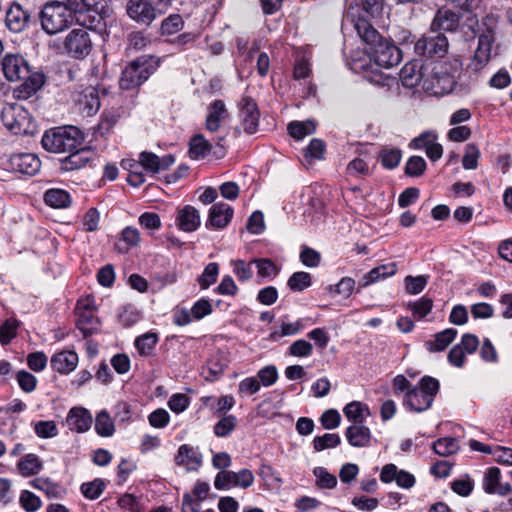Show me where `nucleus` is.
Here are the masks:
<instances>
[{
    "label": "nucleus",
    "mask_w": 512,
    "mask_h": 512,
    "mask_svg": "<svg viewBox=\"0 0 512 512\" xmlns=\"http://www.w3.org/2000/svg\"><path fill=\"white\" fill-rule=\"evenodd\" d=\"M1 70L10 82L23 80L13 90V96L19 100L30 98L45 83V75L40 71L32 72L28 61L19 53L6 54L1 60Z\"/></svg>",
    "instance_id": "f257e3e1"
},
{
    "label": "nucleus",
    "mask_w": 512,
    "mask_h": 512,
    "mask_svg": "<svg viewBox=\"0 0 512 512\" xmlns=\"http://www.w3.org/2000/svg\"><path fill=\"white\" fill-rule=\"evenodd\" d=\"M354 27L374 62L381 67L391 68L400 63L402 53L391 41L384 38L365 18L359 16Z\"/></svg>",
    "instance_id": "f03ea898"
},
{
    "label": "nucleus",
    "mask_w": 512,
    "mask_h": 512,
    "mask_svg": "<svg viewBox=\"0 0 512 512\" xmlns=\"http://www.w3.org/2000/svg\"><path fill=\"white\" fill-rule=\"evenodd\" d=\"M84 142V135L75 126H63L45 132L42 137L43 148L52 153L72 152Z\"/></svg>",
    "instance_id": "7ed1b4c3"
},
{
    "label": "nucleus",
    "mask_w": 512,
    "mask_h": 512,
    "mask_svg": "<svg viewBox=\"0 0 512 512\" xmlns=\"http://www.w3.org/2000/svg\"><path fill=\"white\" fill-rule=\"evenodd\" d=\"M159 65V60L152 55H142L131 61L122 71L119 85L124 90H131L143 84Z\"/></svg>",
    "instance_id": "20e7f679"
},
{
    "label": "nucleus",
    "mask_w": 512,
    "mask_h": 512,
    "mask_svg": "<svg viewBox=\"0 0 512 512\" xmlns=\"http://www.w3.org/2000/svg\"><path fill=\"white\" fill-rule=\"evenodd\" d=\"M73 19V13L66 2H48L40 13L41 27L49 35L62 32L70 26Z\"/></svg>",
    "instance_id": "39448f33"
},
{
    "label": "nucleus",
    "mask_w": 512,
    "mask_h": 512,
    "mask_svg": "<svg viewBox=\"0 0 512 512\" xmlns=\"http://www.w3.org/2000/svg\"><path fill=\"white\" fill-rule=\"evenodd\" d=\"M101 2L102 0H66L76 23L91 30L105 26L104 18L100 13Z\"/></svg>",
    "instance_id": "423d86ee"
},
{
    "label": "nucleus",
    "mask_w": 512,
    "mask_h": 512,
    "mask_svg": "<svg viewBox=\"0 0 512 512\" xmlns=\"http://www.w3.org/2000/svg\"><path fill=\"white\" fill-rule=\"evenodd\" d=\"M162 4L152 0H128L126 13L134 22L150 26L154 20L164 14V9L161 8Z\"/></svg>",
    "instance_id": "0eeeda50"
},
{
    "label": "nucleus",
    "mask_w": 512,
    "mask_h": 512,
    "mask_svg": "<svg viewBox=\"0 0 512 512\" xmlns=\"http://www.w3.org/2000/svg\"><path fill=\"white\" fill-rule=\"evenodd\" d=\"M441 65L425 66L420 86L431 95L441 96L453 91L452 76H441L444 73Z\"/></svg>",
    "instance_id": "6e6552de"
},
{
    "label": "nucleus",
    "mask_w": 512,
    "mask_h": 512,
    "mask_svg": "<svg viewBox=\"0 0 512 512\" xmlns=\"http://www.w3.org/2000/svg\"><path fill=\"white\" fill-rule=\"evenodd\" d=\"M64 48L73 58H86L92 50V41L89 33L83 28L73 29L65 37Z\"/></svg>",
    "instance_id": "1a4fd4ad"
},
{
    "label": "nucleus",
    "mask_w": 512,
    "mask_h": 512,
    "mask_svg": "<svg viewBox=\"0 0 512 512\" xmlns=\"http://www.w3.org/2000/svg\"><path fill=\"white\" fill-rule=\"evenodd\" d=\"M449 48L447 37L443 33L434 36H423L415 43V53L426 57H444Z\"/></svg>",
    "instance_id": "9d476101"
},
{
    "label": "nucleus",
    "mask_w": 512,
    "mask_h": 512,
    "mask_svg": "<svg viewBox=\"0 0 512 512\" xmlns=\"http://www.w3.org/2000/svg\"><path fill=\"white\" fill-rule=\"evenodd\" d=\"M238 108V117L244 132L247 134L256 133L260 119V111L256 101L250 96H243L238 103Z\"/></svg>",
    "instance_id": "9b49d317"
},
{
    "label": "nucleus",
    "mask_w": 512,
    "mask_h": 512,
    "mask_svg": "<svg viewBox=\"0 0 512 512\" xmlns=\"http://www.w3.org/2000/svg\"><path fill=\"white\" fill-rule=\"evenodd\" d=\"M254 482V475L249 469H242L239 472L220 471L214 480V487L218 490H226L231 487L246 489Z\"/></svg>",
    "instance_id": "f8f14e48"
},
{
    "label": "nucleus",
    "mask_w": 512,
    "mask_h": 512,
    "mask_svg": "<svg viewBox=\"0 0 512 512\" xmlns=\"http://www.w3.org/2000/svg\"><path fill=\"white\" fill-rule=\"evenodd\" d=\"M76 313L78 316L76 325L85 338L93 335L95 332L98 331L100 321L95 316L94 311L91 309L88 300L85 304H83L82 302H78L76 307Z\"/></svg>",
    "instance_id": "ddd939ff"
},
{
    "label": "nucleus",
    "mask_w": 512,
    "mask_h": 512,
    "mask_svg": "<svg viewBox=\"0 0 512 512\" xmlns=\"http://www.w3.org/2000/svg\"><path fill=\"white\" fill-rule=\"evenodd\" d=\"M29 21L30 13L27 10L17 2L10 4L5 14V25L9 31L20 33L28 27Z\"/></svg>",
    "instance_id": "4468645a"
},
{
    "label": "nucleus",
    "mask_w": 512,
    "mask_h": 512,
    "mask_svg": "<svg viewBox=\"0 0 512 512\" xmlns=\"http://www.w3.org/2000/svg\"><path fill=\"white\" fill-rule=\"evenodd\" d=\"M460 15L447 7H441L437 10L430 29L431 32H454L459 27Z\"/></svg>",
    "instance_id": "2eb2a0df"
},
{
    "label": "nucleus",
    "mask_w": 512,
    "mask_h": 512,
    "mask_svg": "<svg viewBox=\"0 0 512 512\" xmlns=\"http://www.w3.org/2000/svg\"><path fill=\"white\" fill-rule=\"evenodd\" d=\"M9 162L13 171L30 176L35 175L41 167V161L32 153L14 154Z\"/></svg>",
    "instance_id": "dca6fc26"
},
{
    "label": "nucleus",
    "mask_w": 512,
    "mask_h": 512,
    "mask_svg": "<svg viewBox=\"0 0 512 512\" xmlns=\"http://www.w3.org/2000/svg\"><path fill=\"white\" fill-rule=\"evenodd\" d=\"M232 217L233 209L229 204L224 202L216 203L209 210V218L206 227L222 229L230 223Z\"/></svg>",
    "instance_id": "f3484780"
},
{
    "label": "nucleus",
    "mask_w": 512,
    "mask_h": 512,
    "mask_svg": "<svg viewBox=\"0 0 512 512\" xmlns=\"http://www.w3.org/2000/svg\"><path fill=\"white\" fill-rule=\"evenodd\" d=\"M62 160V169L72 171L81 169L95 159V153L87 148H77Z\"/></svg>",
    "instance_id": "a211bd4d"
},
{
    "label": "nucleus",
    "mask_w": 512,
    "mask_h": 512,
    "mask_svg": "<svg viewBox=\"0 0 512 512\" xmlns=\"http://www.w3.org/2000/svg\"><path fill=\"white\" fill-rule=\"evenodd\" d=\"M92 420V415L87 409L74 407L69 411L66 423L71 430L83 433L89 430Z\"/></svg>",
    "instance_id": "6ab92c4d"
},
{
    "label": "nucleus",
    "mask_w": 512,
    "mask_h": 512,
    "mask_svg": "<svg viewBox=\"0 0 512 512\" xmlns=\"http://www.w3.org/2000/svg\"><path fill=\"white\" fill-rule=\"evenodd\" d=\"M483 488L489 494H499L501 496L509 494L512 490L510 484H500V470L497 467H491L486 471Z\"/></svg>",
    "instance_id": "aec40b11"
},
{
    "label": "nucleus",
    "mask_w": 512,
    "mask_h": 512,
    "mask_svg": "<svg viewBox=\"0 0 512 512\" xmlns=\"http://www.w3.org/2000/svg\"><path fill=\"white\" fill-rule=\"evenodd\" d=\"M492 40L490 36L481 35L478 38V47L474 57L469 64V68L475 72L480 71L489 61L491 56Z\"/></svg>",
    "instance_id": "412c9836"
},
{
    "label": "nucleus",
    "mask_w": 512,
    "mask_h": 512,
    "mask_svg": "<svg viewBox=\"0 0 512 512\" xmlns=\"http://www.w3.org/2000/svg\"><path fill=\"white\" fill-rule=\"evenodd\" d=\"M176 222L180 230L193 232L199 227L201 219L197 209L193 206L186 205L178 211Z\"/></svg>",
    "instance_id": "4be33fe9"
},
{
    "label": "nucleus",
    "mask_w": 512,
    "mask_h": 512,
    "mask_svg": "<svg viewBox=\"0 0 512 512\" xmlns=\"http://www.w3.org/2000/svg\"><path fill=\"white\" fill-rule=\"evenodd\" d=\"M397 272V265L394 262L379 265L363 275L359 281V287L365 288L373 283L393 276Z\"/></svg>",
    "instance_id": "5701e85b"
},
{
    "label": "nucleus",
    "mask_w": 512,
    "mask_h": 512,
    "mask_svg": "<svg viewBox=\"0 0 512 512\" xmlns=\"http://www.w3.org/2000/svg\"><path fill=\"white\" fill-rule=\"evenodd\" d=\"M78 364V355L74 351H61L51 358V367L61 374L72 372Z\"/></svg>",
    "instance_id": "b1692460"
},
{
    "label": "nucleus",
    "mask_w": 512,
    "mask_h": 512,
    "mask_svg": "<svg viewBox=\"0 0 512 512\" xmlns=\"http://www.w3.org/2000/svg\"><path fill=\"white\" fill-rule=\"evenodd\" d=\"M457 334L456 329L447 328L434 334L433 339L425 341L424 346L431 353L442 352L455 340Z\"/></svg>",
    "instance_id": "393cba45"
},
{
    "label": "nucleus",
    "mask_w": 512,
    "mask_h": 512,
    "mask_svg": "<svg viewBox=\"0 0 512 512\" xmlns=\"http://www.w3.org/2000/svg\"><path fill=\"white\" fill-rule=\"evenodd\" d=\"M432 403V397L425 395V392L419 390L417 387L409 390L404 398V405L415 412H422L429 409Z\"/></svg>",
    "instance_id": "a878e982"
},
{
    "label": "nucleus",
    "mask_w": 512,
    "mask_h": 512,
    "mask_svg": "<svg viewBox=\"0 0 512 512\" xmlns=\"http://www.w3.org/2000/svg\"><path fill=\"white\" fill-rule=\"evenodd\" d=\"M228 116V111L222 100L213 101L209 108L206 117V129L210 132H215L219 129L220 124Z\"/></svg>",
    "instance_id": "bb28decb"
},
{
    "label": "nucleus",
    "mask_w": 512,
    "mask_h": 512,
    "mask_svg": "<svg viewBox=\"0 0 512 512\" xmlns=\"http://www.w3.org/2000/svg\"><path fill=\"white\" fill-rule=\"evenodd\" d=\"M345 436L353 447H367L371 441V431L363 423L349 426L346 429Z\"/></svg>",
    "instance_id": "cd10ccee"
},
{
    "label": "nucleus",
    "mask_w": 512,
    "mask_h": 512,
    "mask_svg": "<svg viewBox=\"0 0 512 512\" xmlns=\"http://www.w3.org/2000/svg\"><path fill=\"white\" fill-rule=\"evenodd\" d=\"M21 114H26L24 109L19 105H9L3 108L1 118L4 125L15 134L20 133L22 121L26 118L25 115L20 119Z\"/></svg>",
    "instance_id": "c85d7f7f"
},
{
    "label": "nucleus",
    "mask_w": 512,
    "mask_h": 512,
    "mask_svg": "<svg viewBox=\"0 0 512 512\" xmlns=\"http://www.w3.org/2000/svg\"><path fill=\"white\" fill-rule=\"evenodd\" d=\"M425 66L419 67L417 63L405 64L400 71L402 85L407 88H414L421 84Z\"/></svg>",
    "instance_id": "c756f323"
},
{
    "label": "nucleus",
    "mask_w": 512,
    "mask_h": 512,
    "mask_svg": "<svg viewBox=\"0 0 512 512\" xmlns=\"http://www.w3.org/2000/svg\"><path fill=\"white\" fill-rule=\"evenodd\" d=\"M30 485L46 494L51 499H62L66 490L60 484L51 481L49 478H36L30 482Z\"/></svg>",
    "instance_id": "7c9ffc66"
},
{
    "label": "nucleus",
    "mask_w": 512,
    "mask_h": 512,
    "mask_svg": "<svg viewBox=\"0 0 512 512\" xmlns=\"http://www.w3.org/2000/svg\"><path fill=\"white\" fill-rule=\"evenodd\" d=\"M175 463L179 466H186L188 469L196 468L200 465L201 458L193 447L183 444L178 448Z\"/></svg>",
    "instance_id": "2f4dec72"
},
{
    "label": "nucleus",
    "mask_w": 512,
    "mask_h": 512,
    "mask_svg": "<svg viewBox=\"0 0 512 512\" xmlns=\"http://www.w3.org/2000/svg\"><path fill=\"white\" fill-rule=\"evenodd\" d=\"M140 240L138 229L128 226L122 230L119 241L115 244V248L120 253H126L131 247L137 246Z\"/></svg>",
    "instance_id": "473e14b6"
},
{
    "label": "nucleus",
    "mask_w": 512,
    "mask_h": 512,
    "mask_svg": "<svg viewBox=\"0 0 512 512\" xmlns=\"http://www.w3.org/2000/svg\"><path fill=\"white\" fill-rule=\"evenodd\" d=\"M45 203L57 209L66 208L71 203L70 195L67 191L62 189H49L44 194Z\"/></svg>",
    "instance_id": "72a5a7b5"
},
{
    "label": "nucleus",
    "mask_w": 512,
    "mask_h": 512,
    "mask_svg": "<svg viewBox=\"0 0 512 512\" xmlns=\"http://www.w3.org/2000/svg\"><path fill=\"white\" fill-rule=\"evenodd\" d=\"M343 412L347 419L352 421L354 424L363 423L364 418L370 415L369 408L365 404H362L358 401H353L347 404L344 407Z\"/></svg>",
    "instance_id": "f704fd0d"
},
{
    "label": "nucleus",
    "mask_w": 512,
    "mask_h": 512,
    "mask_svg": "<svg viewBox=\"0 0 512 512\" xmlns=\"http://www.w3.org/2000/svg\"><path fill=\"white\" fill-rule=\"evenodd\" d=\"M287 130L291 137L296 140H301L304 137L311 135L316 130V124L312 120L307 121H292L288 124Z\"/></svg>",
    "instance_id": "c9c22d12"
},
{
    "label": "nucleus",
    "mask_w": 512,
    "mask_h": 512,
    "mask_svg": "<svg viewBox=\"0 0 512 512\" xmlns=\"http://www.w3.org/2000/svg\"><path fill=\"white\" fill-rule=\"evenodd\" d=\"M17 466L20 473L25 477L36 475L42 469V463L35 454H27L23 456L19 460Z\"/></svg>",
    "instance_id": "e433bc0d"
},
{
    "label": "nucleus",
    "mask_w": 512,
    "mask_h": 512,
    "mask_svg": "<svg viewBox=\"0 0 512 512\" xmlns=\"http://www.w3.org/2000/svg\"><path fill=\"white\" fill-rule=\"evenodd\" d=\"M211 144L203 135L198 134L190 140L189 154L192 159H202L208 155Z\"/></svg>",
    "instance_id": "4c0bfd02"
},
{
    "label": "nucleus",
    "mask_w": 512,
    "mask_h": 512,
    "mask_svg": "<svg viewBox=\"0 0 512 512\" xmlns=\"http://www.w3.org/2000/svg\"><path fill=\"white\" fill-rule=\"evenodd\" d=\"M95 431L102 437H111L114 434V422L106 410H102L97 414L95 419Z\"/></svg>",
    "instance_id": "58836bf2"
},
{
    "label": "nucleus",
    "mask_w": 512,
    "mask_h": 512,
    "mask_svg": "<svg viewBox=\"0 0 512 512\" xmlns=\"http://www.w3.org/2000/svg\"><path fill=\"white\" fill-rule=\"evenodd\" d=\"M184 28V20L180 14H171L161 22L162 35H174Z\"/></svg>",
    "instance_id": "ea45409f"
},
{
    "label": "nucleus",
    "mask_w": 512,
    "mask_h": 512,
    "mask_svg": "<svg viewBox=\"0 0 512 512\" xmlns=\"http://www.w3.org/2000/svg\"><path fill=\"white\" fill-rule=\"evenodd\" d=\"M79 102L87 115L95 114L100 108L99 97L94 88L86 89Z\"/></svg>",
    "instance_id": "a19ab883"
},
{
    "label": "nucleus",
    "mask_w": 512,
    "mask_h": 512,
    "mask_svg": "<svg viewBox=\"0 0 512 512\" xmlns=\"http://www.w3.org/2000/svg\"><path fill=\"white\" fill-rule=\"evenodd\" d=\"M219 275V265L215 262L209 263L198 277L197 282L201 289H208L214 284Z\"/></svg>",
    "instance_id": "79ce46f5"
},
{
    "label": "nucleus",
    "mask_w": 512,
    "mask_h": 512,
    "mask_svg": "<svg viewBox=\"0 0 512 512\" xmlns=\"http://www.w3.org/2000/svg\"><path fill=\"white\" fill-rule=\"evenodd\" d=\"M380 162L386 169L396 168L402 158V152L396 148H384L379 154Z\"/></svg>",
    "instance_id": "37998d69"
},
{
    "label": "nucleus",
    "mask_w": 512,
    "mask_h": 512,
    "mask_svg": "<svg viewBox=\"0 0 512 512\" xmlns=\"http://www.w3.org/2000/svg\"><path fill=\"white\" fill-rule=\"evenodd\" d=\"M106 484L104 480L97 478L91 482L83 483L81 485V492L87 499L95 500L104 492Z\"/></svg>",
    "instance_id": "c03bdc74"
},
{
    "label": "nucleus",
    "mask_w": 512,
    "mask_h": 512,
    "mask_svg": "<svg viewBox=\"0 0 512 512\" xmlns=\"http://www.w3.org/2000/svg\"><path fill=\"white\" fill-rule=\"evenodd\" d=\"M316 477V485L322 489H333L337 485V478L324 467H316L313 470Z\"/></svg>",
    "instance_id": "a18cd8bd"
},
{
    "label": "nucleus",
    "mask_w": 512,
    "mask_h": 512,
    "mask_svg": "<svg viewBox=\"0 0 512 512\" xmlns=\"http://www.w3.org/2000/svg\"><path fill=\"white\" fill-rule=\"evenodd\" d=\"M311 276L307 272H295L288 279L287 285L294 292H301L311 285Z\"/></svg>",
    "instance_id": "49530a36"
},
{
    "label": "nucleus",
    "mask_w": 512,
    "mask_h": 512,
    "mask_svg": "<svg viewBox=\"0 0 512 512\" xmlns=\"http://www.w3.org/2000/svg\"><path fill=\"white\" fill-rule=\"evenodd\" d=\"M237 426V418L234 415H226L220 419L213 428L217 437H227Z\"/></svg>",
    "instance_id": "de8ad7c7"
},
{
    "label": "nucleus",
    "mask_w": 512,
    "mask_h": 512,
    "mask_svg": "<svg viewBox=\"0 0 512 512\" xmlns=\"http://www.w3.org/2000/svg\"><path fill=\"white\" fill-rule=\"evenodd\" d=\"M158 342L157 334L146 333L136 338L135 347L141 355H149Z\"/></svg>",
    "instance_id": "09e8293b"
},
{
    "label": "nucleus",
    "mask_w": 512,
    "mask_h": 512,
    "mask_svg": "<svg viewBox=\"0 0 512 512\" xmlns=\"http://www.w3.org/2000/svg\"><path fill=\"white\" fill-rule=\"evenodd\" d=\"M326 150V145L323 140L314 138L310 141L308 147L304 151V158L307 162L312 160H320Z\"/></svg>",
    "instance_id": "8fccbe9b"
},
{
    "label": "nucleus",
    "mask_w": 512,
    "mask_h": 512,
    "mask_svg": "<svg viewBox=\"0 0 512 512\" xmlns=\"http://www.w3.org/2000/svg\"><path fill=\"white\" fill-rule=\"evenodd\" d=\"M458 449V441L451 437L438 439L433 444V450L440 456H449Z\"/></svg>",
    "instance_id": "3c124183"
},
{
    "label": "nucleus",
    "mask_w": 512,
    "mask_h": 512,
    "mask_svg": "<svg viewBox=\"0 0 512 512\" xmlns=\"http://www.w3.org/2000/svg\"><path fill=\"white\" fill-rule=\"evenodd\" d=\"M341 438L335 433H326L322 436H316L313 439V448L315 451H322L328 448H334L340 445Z\"/></svg>",
    "instance_id": "603ef678"
},
{
    "label": "nucleus",
    "mask_w": 512,
    "mask_h": 512,
    "mask_svg": "<svg viewBox=\"0 0 512 512\" xmlns=\"http://www.w3.org/2000/svg\"><path fill=\"white\" fill-rule=\"evenodd\" d=\"M19 504L26 512H36L42 506L41 499L28 490H23L19 497Z\"/></svg>",
    "instance_id": "864d4df0"
},
{
    "label": "nucleus",
    "mask_w": 512,
    "mask_h": 512,
    "mask_svg": "<svg viewBox=\"0 0 512 512\" xmlns=\"http://www.w3.org/2000/svg\"><path fill=\"white\" fill-rule=\"evenodd\" d=\"M480 157V151L474 143H469L465 147V153L462 158L463 168L466 170L476 169L478 166V159Z\"/></svg>",
    "instance_id": "5fc2aeb1"
},
{
    "label": "nucleus",
    "mask_w": 512,
    "mask_h": 512,
    "mask_svg": "<svg viewBox=\"0 0 512 512\" xmlns=\"http://www.w3.org/2000/svg\"><path fill=\"white\" fill-rule=\"evenodd\" d=\"M408 307L412 311L414 317L422 319L430 313L433 307V301L430 298L422 297L415 302L409 303Z\"/></svg>",
    "instance_id": "6e6d98bb"
},
{
    "label": "nucleus",
    "mask_w": 512,
    "mask_h": 512,
    "mask_svg": "<svg viewBox=\"0 0 512 512\" xmlns=\"http://www.w3.org/2000/svg\"><path fill=\"white\" fill-rule=\"evenodd\" d=\"M302 328L303 324L300 320L294 323H283L280 330H275L270 334L269 339L272 341H278L284 336L297 334L302 330Z\"/></svg>",
    "instance_id": "4d7b16f0"
},
{
    "label": "nucleus",
    "mask_w": 512,
    "mask_h": 512,
    "mask_svg": "<svg viewBox=\"0 0 512 512\" xmlns=\"http://www.w3.org/2000/svg\"><path fill=\"white\" fill-rule=\"evenodd\" d=\"M426 169V162L420 156H411L405 165V174L411 177L421 176Z\"/></svg>",
    "instance_id": "13d9d810"
},
{
    "label": "nucleus",
    "mask_w": 512,
    "mask_h": 512,
    "mask_svg": "<svg viewBox=\"0 0 512 512\" xmlns=\"http://www.w3.org/2000/svg\"><path fill=\"white\" fill-rule=\"evenodd\" d=\"M253 264V260L249 263H245V261L240 259L231 261V265L233 266V272L237 276L238 280L241 282H245L251 279Z\"/></svg>",
    "instance_id": "bf43d9fd"
},
{
    "label": "nucleus",
    "mask_w": 512,
    "mask_h": 512,
    "mask_svg": "<svg viewBox=\"0 0 512 512\" xmlns=\"http://www.w3.org/2000/svg\"><path fill=\"white\" fill-rule=\"evenodd\" d=\"M18 321L16 319H7L0 328V342L5 345L8 344L15 336L18 328Z\"/></svg>",
    "instance_id": "052dcab7"
},
{
    "label": "nucleus",
    "mask_w": 512,
    "mask_h": 512,
    "mask_svg": "<svg viewBox=\"0 0 512 512\" xmlns=\"http://www.w3.org/2000/svg\"><path fill=\"white\" fill-rule=\"evenodd\" d=\"M226 364L220 362L218 358H212L204 370L205 379L208 381H214L218 379L224 372Z\"/></svg>",
    "instance_id": "680f3d73"
},
{
    "label": "nucleus",
    "mask_w": 512,
    "mask_h": 512,
    "mask_svg": "<svg viewBox=\"0 0 512 512\" xmlns=\"http://www.w3.org/2000/svg\"><path fill=\"white\" fill-rule=\"evenodd\" d=\"M140 167L152 173L159 172L160 158L151 152H142L139 155Z\"/></svg>",
    "instance_id": "e2e57ef3"
},
{
    "label": "nucleus",
    "mask_w": 512,
    "mask_h": 512,
    "mask_svg": "<svg viewBox=\"0 0 512 512\" xmlns=\"http://www.w3.org/2000/svg\"><path fill=\"white\" fill-rule=\"evenodd\" d=\"M253 262L256 264L259 277L275 276L278 272L276 265L270 259H253Z\"/></svg>",
    "instance_id": "0e129e2a"
},
{
    "label": "nucleus",
    "mask_w": 512,
    "mask_h": 512,
    "mask_svg": "<svg viewBox=\"0 0 512 512\" xmlns=\"http://www.w3.org/2000/svg\"><path fill=\"white\" fill-rule=\"evenodd\" d=\"M35 433L40 438H51L58 434L54 421H39L34 426Z\"/></svg>",
    "instance_id": "69168bd1"
},
{
    "label": "nucleus",
    "mask_w": 512,
    "mask_h": 512,
    "mask_svg": "<svg viewBox=\"0 0 512 512\" xmlns=\"http://www.w3.org/2000/svg\"><path fill=\"white\" fill-rule=\"evenodd\" d=\"M257 376L259 378L260 385L262 384L263 386L268 387L277 381L278 371L274 365H268L260 369Z\"/></svg>",
    "instance_id": "338daca9"
},
{
    "label": "nucleus",
    "mask_w": 512,
    "mask_h": 512,
    "mask_svg": "<svg viewBox=\"0 0 512 512\" xmlns=\"http://www.w3.org/2000/svg\"><path fill=\"white\" fill-rule=\"evenodd\" d=\"M312 351V344L303 339L293 342L289 347L290 355L295 357H308L312 354Z\"/></svg>",
    "instance_id": "774afa93"
}]
</instances>
